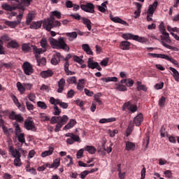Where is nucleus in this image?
Returning <instances> with one entry per match:
<instances>
[{
  "label": "nucleus",
  "instance_id": "f257e3e1",
  "mask_svg": "<svg viewBox=\"0 0 179 179\" xmlns=\"http://www.w3.org/2000/svg\"><path fill=\"white\" fill-rule=\"evenodd\" d=\"M29 5L30 1H15L14 3H12L11 5L3 3L2 4L1 8L4 10H8V12H13V10H16V9H20V15L17 16V19H18L20 23V20H22L23 16V12H24L26 6H29Z\"/></svg>",
  "mask_w": 179,
  "mask_h": 179
},
{
  "label": "nucleus",
  "instance_id": "f03ea898",
  "mask_svg": "<svg viewBox=\"0 0 179 179\" xmlns=\"http://www.w3.org/2000/svg\"><path fill=\"white\" fill-rule=\"evenodd\" d=\"M49 43L52 47L58 50H64V51H69V46L65 43L64 37H59L58 40L54 39L52 37L49 38Z\"/></svg>",
  "mask_w": 179,
  "mask_h": 179
},
{
  "label": "nucleus",
  "instance_id": "7ed1b4c3",
  "mask_svg": "<svg viewBox=\"0 0 179 179\" xmlns=\"http://www.w3.org/2000/svg\"><path fill=\"white\" fill-rule=\"evenodd\" d=\"M59 26H61V22L59 21H55L54 15H50V18L43 23V27L48 31H50L51 29L54 27H59Z\"/></svg>",
  "mask_w": 179,
  "mask_h": 179
},
{
  "label": "nucleus",
  "instance_id": "20e7f679",
  "mask_svg": "<svg viewBox=\"0 0 179 179\" xmlns=\"http://www.w3.org/2000/svg\"><path fill=\"white\" fill-rule=\"evenodd\" d=\"M162 36H161V41H160L161 44H162L164 47H165L166 48H168L169 50H173V51H177V48L168 45L171 43V40L170 39V35L169 34V33L166 32L165 31L164 32H162Z\"/></svg>",
  "mask_w": 179,
  "mask_h": 179
},
{
  "label": "nucleus",
  "instance_id": "39448f33",
  "mask_svg": "<svg viewBox=\"0 0 179 179\" xmlns=\"http://www.w3.org/2000/svg\"><path fill=\"white\" fill-rule=\"evenodd\" d=\"M31 48L34 54H41V49H38L35 45H31L29 43H24L22 45V50L25 54H27V52H30V51H31Z\"/></svg>",
  "mask_w": 179,
  "mask_h": 179
},
{
  "label": "nucleus",
  "instance_id": "423d86ee",
  "mask_svg": "<svg viewBox=\"0 0 179 179\" xmlns=\"http://www.w3.org/2000/svg\"><path fill=\"white\" fill-rule=\"evenodd\" d=\"M65 136H66V138H69L66 139L67 145H73L75 142H78V143H80V142H82V140H80V137L73 133H67L65 134Z\"/></svg>",
  "mask_w": 179,
  "mask_h": 179
},
{
  "label": "nucleus",
  "instance_id": "0eeeda50",
  "mask_svg": "<svg viewBox=\"0 0 179 179\" xmlns=\"http://www.w3.org/2000/svg\"><path fill=\"white\" fill-rule=\"evenodd\" d=\"M157 5H159V3L157 1H155L152 4H150L148 6V9L147 11V21L148 22H152L153 19L151 17H153V13H155V11L156 9H157Z\"/></svg>",
  "mask_w": 179,
  "mask_h": 179
},
{
  "label": "nucleus",
  "instance_id": "6e6552de",
  "mask_svg": "<svg viewBox=\"0 0 179 179\" xmlns=\"http://www.w3.org/2000/svg\"><path fill=\"white\" fill-rule=\"evenodd\" d=\"M122 37L124 40H134L135 41H138V43L146 42V38L140 37L138 35H134L132 34H123Z\"/></svg>",
  "mask_w": 179,
  "mask_h": 179
},
{
  "label": "nucleus",
  "instance_id": "1a4fd4ad",
  "mask_svg": "<svg viewBox=\"0 0 179 179\" xmlns=\"http://www.w3.org/2000/svg\"><path fill=\"white\" fill-rule=\"evenodd\" d=\"M122 110V111L128 110L129 111H131V113H136V111H138V106L135 104H132V102L129 101L123 104Z\"/></svg>",
  "mask_w": 179,
  "mask_h": 179
},
{
  "label": "nucleus",
  "instance_id": "9d476101",
  "mask_svg": "<svg viewBox=\"0 0 179 179\" xmlns=\"http://www.w3.org/2000/svg\"><path fill=\"white\" fill-rule=\"evenodd\" d=\"M24 128L27 129V131H32V132H37V128H36V124L34 122L27 119L24 123Z\"/></svg>",
  "mask_w": 179,
  "mask_h": 179
},
{
  "label": "nucleus",
  "instance_id": "9b49d317",
  "mask_svg": "<svg viewBox=\"0 0 179 179\" xmlns=\"http://www.w3.org/2000/svg\"><path fill=\"white\" fill-rule=\"evenodd\" d=\"M80 8L84 12H87L88 13H94V6L92 3H87L85 4H81Z\"/></svg>",
  "mask_w": 179,
  "mask_h": 179
},
{
  "label": "nucleus",
  "instance_id": "f8f14e48",
  "mask_svg": "<svg viewBox=\"0 0 179 179\" xmlns=\"http://www.w3.org/2000/svg\"><path fill=\"white\" fill-rule=\"evenodd\" d=\"M50 104L59 105L62 108H68V103L62 102L61 99H55V98L51 96L50 98Z\"/></svg>",
  "mask_w": 179,
  "mask_h": 179
},
{
  "label": "nucleus",
  "instance_id": "ddd939ff",
  "mask_svg": "<svg viewBox=\"0 0 179 179\" xmlns=\"http://www.w3.org/2000/svg\"><path fill=\"white\" fill-rule=\"evenodd\" d=\"M22 69L25 75L29 76L31 75L33 72H34V71L33 70V66H31V64L28 62H26L23 64Z\"/></svg>",
  "mask_w": 179,
  "mask_h": 179
},
{
  "label": "nucleus",
  "instance_id": "4468645a",
  "mask_svg": "<svg viewBox=\"0 0 179 179\" xmlns=\"http://www.w3.org/2000/svg\"><path fill=\"white\" fill-rule=\"evenodd\" d=\"M87 66L90 69H97L98 71H102L103 69L101 66H99V62H94L92 58L88 59Z\"/></svg>",
  "mask_w": 179,
  "mask_h": 179
},
{
  "label": "nucleus",
  "instance_id": "2eb2a0df",
  "mask_svg": "<svg viewBox=\"0 0 179 179\" xmlns=\"http://www.w3.org/2000/svg\"><path fill=\"white\" fill-rule=\"evenodd\" d=\"M0 128H2L4 135H9L13 132V128H8L5 126V121L0 118Z\"/></svg>",
  "mask_w": 179,
  "mask_h": 179
},
{
  "label": "nucleus",
  "instance_id": "dca6fc26",
  "mask_svg": "<svg viewBox=\"0 0 179 179\" xmlns=\"http://www.w3.org/2000/svg\"><path fill=\"white\" fill-rule=\"evenodd\" d=\"M63 59L64 57L61 55V53L56 52L55 55H52L50 62L52 65H58L59 62H61V59Z\"/></svg>",
  "mask_w": 179,
  "mask_h": 179
},
{
  "label": "nucleus",
  "instance_id": "f3484780",
  "mask_svg": "<svg viewBox=\"0 0 179 179\" xmlns=\"http://www.w3.org/2000/svg\"><path fill=\"white\" fill-rule=\"evenodd\" d=\"M8 148H9V152L11 153L13 157H22V155H20V152H19L17 150L15 149L13 145H10V143H8Z\"/></svg>",
  "mask_w": 179,
  "mask_h": 179
},
{
  "label": "nucleus",
  "instance_id": "a211bd4d",
  "mask_svg": "<svg viewBox=\"0 0 179 179\" xmlns=\"http://www.w3.org/2000/svg\"><path fill=\"white\" fill-rule=\"evenodd\" d=\"M35 58L37 61V64L39 66H44L47 64V59L45 57L40 58V54L36 53Z\"/></svg>",
  "mask_w": 179,
  "mask_h": 179
},
{
  "label": "nucleus",
  "instance_id": "6ab92c4d",
  "mask_svg": "<svg viewBox=\"0 0 179 179\" xmlns=\"http://www.w3.org/2000/svg\"><path fill=\"white\" fill-rule=\"evenodd\" d=\"M142 122H143V115L140 113L134 117V123L135 124L136 127H140Z\"/></svg>",
  "mask_w": 179,
  "mask_h": 179
},
{
  "label": "nucleus",
  "instance_id": "aec40b11",
  "mask_svg": "<svg viewBox=\"0 0 179 179\" xmlns=\"http://www.w3.org/2000/svg\"><path fill=\"white\" fill-rule=\"evenodd\" d=\"M131 48V43L127 41H123L120 43V50H123L124 51H127L129 50Z\"/></svg>",
  "mask_w": 179,
  "mask_h": 179
},
{
  "label": "nucleus",
  "instance_id": "412c9836",
  "mask_svg": "<svg viewBox=\"0 0 179 179\" xmlns=\"http://www.w3.org/2000/svg\"><path fill=\"white\" fill-rule=\"evenodd\" d=\"M54 75V71L52 70L43 71L41 72V78L47 79V78H51Z\"/></svg>",
  "mask_w": 179,
  "mask_h": 179
},
{
  "label": "nucleus",
  "instance_id": "4be33fe9",
  "mask_svg": "<svg viewBox=\"0 0 179 179\" xmlns=\"http://www.w3.org/2000/svg\"><path fill=\"white\" fill-rule=\"evenodd\" d=\"M120 83L126 84V87H132L134 86V83H135V82L134 81V80H132L131 78H125V79L121 80Z\"/></svg>",
  "mask_w": 179,
  "mask_h": 179
},
{
  "label": "nucleus",
  "instance_id": "5701e85b",
  "mask_svg": "<svg viewBox=\"0 0 179 179\" xmlns=\"http://www.w3.org/2000/svg\"><path fill=\"white\" fill-rule=\"evenodd\" d=\"M65 79L62 78L58 81V90L57 93H62L64 92V88L65 87Z\"/></svg>",
  "mask_w": 179,
  "mask_h": 179
},
{
  "label": "nucleus",
  "instance_id": "b1692460",
  "mask_svg": "<svg viewBox=\"0 0 179 179\" xmlns=\"http://www.w3.org/2000/svg\"><path fill=\"white\" fill-rule=\"evenodd\" d=\"M110 20H112V22H114L115 23H120V24H124V26H129V24H127L126 21L123 20L122 19L118 17H111Z\"/></svg>",
  "mask_w": 179,
  "mask_h": 179
},
{
  "label": "nucleus",
  "instance_id": "393cba45",
  "mask_svg": "<svg viewBox=\"0 0 179 179\" xmlns=\"http://www.w3.org/2000/svg\"><path fill=\"white\" fill-rule=\"evenodd\" d=\"M65 36L66 37H69V41H73V40H76V38H78V33L73 31V32H67L65 34Z\"/></svg>",
  "mask_w": 179,
  "mask_h": 179
},
{
  "label": "nucleus",
  "instance_id": "a878e982",
  "mask_svg": "<svg viewBox=\"0 0 179 179\" xmlns=\"http://www.w3.org/2000/svg\"><path fill=\"white\" fill-rule=\"evenodd\" d=\"M108 3V1H105L101 3V6H97V8L99 10V12H101V13H106L107 11V4Z\"/></svg>",
  "mask_w": 179,
  "mask_h": 179
},
{
  "label": "nucleus",
  "instance_id": "bb28decb",
  "mask_svg": "<svg viewBox=\"0 0 179 179\" xmlns=\"http://www.w3.org/2000/svg\"><path fill=\"white\" fill-rule=\"evenodd\" d=\"M83 23L86 26L88 30H92V21L86 17H82Z\"/></svg>",
  "mask_w": 179,
  "mask_h": 179
},
{
  "label": "nucleus",
  "instance_id": "cd10ccee",
  "mask_svg": "<svg viewBox=\"0 0 179 179\" xmlns=\"http://www.w3.org/2000/svg\"><path fill=\"white\" fill-rule=\"evenodd\" d=\"M76 125V120L71 119L69 122L63 128L64 130L71 129V128H73Z\"/></svg>",
  "mask_w": 179,
  "mask_h": 179
},
{
  "label": "nucleus",
  "instance_id": "c85d7f7f",
  "mask_svg": "<svg viewBox=\"0 0 179 179\" xmlns=\"http://www.w3.org/2000/svg\"><path fill=\"white\" fill-rule=\"evenodd\" d=\"M116 90H118V92H127L128 90V88H127V85H124L122 83H118L116 84Z\"/></svg>",
  "mask_w": 179,
  "mask_h": 179
},
{
  "label": "nucleus",
  "instance_id": "c756f323",
  "mask_svg": "<svg viewBox=\"0 0 179 179\" xmlns=\"http://www.w3.org/2000/svg\"><path fill=\"white\" fill-rule=\"evenodd\" d=\"M86 82V80L85 79H80L78 80V83L77 84V90H80V92H82L85 87V83Z\"/></svg>",
  "mask_w": 179,
  "mask_h": 179
},
{
  "label": "nucleus",
  "instance_id": "7c9ffc66",
  "mask_svg": "<svg viewBox=\"0 0 179 179\" xmlns=\"http://www.w3.org/2000/svg\"><path fill=\"white\" fill-rule=\"evenodd\" d=\"M170 71L173 72V76L176 82H179V73L177 69L173 68V67H169Z\"/></svg>",
  "mask_w": 179,
  "mask_h": 179
},
{
  "label": "nucleus",
  "instance_id": "2f4dec72",
  "mask_svg": "<svg viewBox=\"0 0 179 179\" xmlns=\"http://www.w3.org/2000/svg\"><path fill=\"white\" fill-rule=\"evenodd\" d=\"M84 150H86V152H88L90 155H94L96 153V148L92 145H87L85 147Z\"/></svg>",
  "mask_w": 179,
  "mask_h": 179
},
{
  "label": "nucleus",
  "instance_id": "473e14b6",
  "mask_svg": "<svg viewBox=\"0 0 179 179\" xmlns=\"http://www.w3.org/2000/svg\"><path fill=\"white\" fill-rule=\"evenodd\" d=\"M164 59H166V61H169L170 62H171V64H173V65H176L177 68H179L178 62L174 58L170 57H169V55H165Z\"/></svg>",
  "mask_w": 179,
  "mask_h": 179
},
{
  "label": "nucleus",
  "instance_id": "72a5a7b5",
  "mask_svg": "<svg viewBox=\"0 0 179 179\" xmlns=\"http://www.w3.org/2000/svg\"><path fill=\"white\" fill-rule=\"evenodd\" d=\"M117 121V119H115V117H110V118H102L101 120H99V124H107L108 122H114Z\"/></svg>",
  "mask_w": 179,
  "mask_h": 179
},
{
  "label": "nucleus",
  "instance_id": "f704fd0d",
  "mask_svg": "<svg viewBox=\"0 0 179 179\" xmlns=\"http://www.w3.org/2000/svg\"><path fill=\"white\" fill-rule=\"evenodd\" d=\"M61 164V158H57L53 161V164H51L50 169H58Z\"/></svg>",
  "mask_w": 179,
  "mask_h": 179
},
{
  "label": "nucleus",
  "instance_id": "c9c22d12",
  "mask_svg": "<svg viewBox=\"0 0 179 179\" xmlns=\"http://www.w3.org/2000/svg\"><path fill=\"white\" fill-rule=\"evenodd\" d=\"M17 90L21 93V94H24L26 92V88L24 87V85H22V83L17 82Z\"/></svg>",
  "mask_w": 179,
  "mask_h": 179
},
{
  "label": "nucleus",
  "instance_id": "e433bc0d",
  "mask_svg": "<svg viewBox=\"0 0 179 179\" xmlns=\"http://www.w3.org/2000/svg\"><path fill=\"white\" fill-rule=\"evenodd\" d=\"M19 23H20V21H19V20L13 21V22H10V21L5 22V24H6V26H8L9 27H11L12 29H15V27L17 26V24H19Z\"/></svg>",
  "mask_w": 179,
  "mask_h": 179
},
{
  "label": "nucleus",
  "instance_id": "4c0bfd02",
  "mask_svg": "<svg viewBox=\"0 0 179 179\" xmlns=\"http://www.w3.org/2000/svg\"><path fill=\"white\" fill-rule=\"evenodd\" d=\"M17 138L18 142L20 143H26V138H24V133H20L17 135H15Z\"/></svg>",
  "mask_w": 179,
  "mask_h": 179
},
{
  "label": "nucleus",
  "instance_id": "58836bf2",
  "mask_svg": "<svg viewBox=\"0 0 179 179\" xmlns=\"http://www.w3.org/2000/svg\"><path fill=\"white\" fill-rule=\"evenodd\" d=\"M136 145L134 143L127 141L126 143V150H135Z\"/></svg>",
  "mask_w": 179,
  "mask_h": 179
},
{
  "label": "nucleus",
  "instance_id": "ea45409f",
  "mask_svg": "<svg viewBox=\"0 0 179 179\" xmlns=\"http://www.w3.org/2000/svg\"><path fill=\"white\" fill-rule=\"evenodd\" d=\"M24 100H25V104L27 106V108L29 111H31L33 110H34V105L31 104V103H30V101H29V99L27 98H24Z\"/></svg>",
  "mask_w": 179,
  "mask_h": 179
},
{
  "label": "nucleus",
  "instance_id": "a19ab883",
  "mask_svg": "<svg viewBox=\"0 0 179 179\" xmlns=\"http://www.w3.org/2000/svg\"><path fill=\"white\" fill-rule=\"evenodd\" d=\"M30 29H34L35 30H37V29H40L41 27V22H33L30 24Z\"/></svg>",
  "mask_w": 179,
  "mask_h": 179
},
{
  "label": "nucleus",
  "instance_id": "79ce46f5",
  "mask_svg": "<svg viewBox=\"0 0 179 179\" xmlns=\"http://www.w3.org/2000/svg\"><path fill=\"white\" fill-rule=\"evenodd\" d=\"M8 48H17L19 47V43L15 41H11L7 45Z\"/></svg>",
  "mask_w": 179,
  "mask_h": 179
},
{
  "label": "nucleus",
  "instance_id": "37998d69",
  "mask_svg": "<svg viewBox=\"0 0 179 179\" xmlns=\"http://www.w3.org/2000/svg\"><path fill=\"white\" fill-rule=\"evenodd\" d=\"M159 134L161 135V138H166V136H167V131H166V126L165 125H162L160 131H159Z\"/></svg>",
  "mask_w": 179,
  "mask_h": 179
},
{
  "label": "nucleus",
  "instance_id": "c03bdc74",
  "mask_svg": "<svg viewBox=\"0 0 179 179\" xmlns=\"http://www.w3.org/2000/svg\"><path fill=\"white\" fill-rule=\"evenodd\" d=\"M69 117L66 115H63L62 117L59 116V122L60 124H63V125H65L66 122H68Z\"/></svg>",
  "mask_w": 179,
  "mask_h": 179
},
{
  "label": "nucleus",
  "instance_id": "a18cd8bd",
  "mask_svg": "<svg viewBox=\"0 0 179 179\" xmlns=\"http://www.w3.org/2000/svg\"><path fill=\"white\" fill-rule=\"evenodd\" d=\"M53 152H54V149L51 148L48 150L43 152L41 154V156L43 157H47V156H51V155H52Z\"/></svg>",
  "mask_w": 179,
  "mask_h": 179
},
{
  "label": "nucleus",
  "instance_id": "49530a36",
  "mask_svg": "<svg viewBox=\"0 0 179 179\" xmlns=\"http://www.w3.org/2000/svg\"><path fill=\"white\" fill-rule=\"evenodd\" d=\"M148 55H150V57H152V58H162V59H164L166 57V55L156 53H149Z\"/></svg>",
  "mask_w": 179,
  "mask_h": 179
},
{
  "label": "nucleus",
  "instance_id": "de8ad7c7",
  "mask_svg": "<svg viewBox=\"0 0 179 179\" xmlns=\"http://www.w3.org/2000/svg\"><path fill=\"white\" fill-rule=\"evenodd\" d=\"M40 43L42 48H48V42H47V38H42Z\"/></svg>",
  "mask_w": 179,
  "mask_h": 179
},
{
  "label": "nucleus",
  "instance_id": "09e8293b",
  "mask_svg": "<svg viewBox=\"0 0 179 179\" xmlns=\"http://www.w3.org/2000/svg\"><path fill=\"white\" fill-rule=\"evenodd\" d=\"M37 106L41 108L42 110H47L48 106L45 104V102L39 101L37 102Z\"/></svg>",
  "mask_w": 179,
  "mask_h": 179
},
{
  "label": "nucleus",
  "instance_id": "8fccbe9b",
  "mask_svg": "<svg viewBox=\"0 0 179 179\" xmlns=\"http://www.w3.org/2000/svg\"><path fill=\"white\" fill-rule=\"evenodd\" d=\"M166 138H169V141L171 143H177V140H176V137H174L173 136H171L170 134H169V132H166Z\"/></svg>",
  "mask_w": 179,
  "mask_h": 179
},
{
  "label": "nucleus",
  "instance_id": "3c124183",
  "mask_svg": "<svg viewBox=\"0 0 179 179\" xmlns=\"http://www.w3.org/2000/svg\"><path fill=\"white\" fill-rule=\"evenodd\" d=\"M34 19V14L32 13H29L28 14L27 17V24H30V23H31L32 20Z\"/></svg>",
  "mask_w": 179,
  "mask_h": 179
},
{
  "label": "nucleus",
  "instance_id": "603ef678",
  "mask_svg": "<svg viewBox=\"0 0 179 179\" xmlns=\"http://www.w3.org/2000/svg\"><path fill=\"white\" fill-rule=\"evenodd\" d=\"M14 165H15L16 167H20V166H22V161H21V159H20V157H16V158L14 159Z\"/></svg>",
  "mask_w": 179,
  "mask_h": 179
},
{
  "label": "nucleus",
  "instance_id": "864d4df0",
  "mask_svg": "<svg viewBox=\"0 0 179 179\" xmlns=\"http://www.w3.org/2000/svg\"><path fill=\"white\" fill-rule=\"evenodd\" d=\"M66 82L69 85H73V83H76V77L75 76L69 77L67 78Z\"/></svg>",
  "mask_w": 179,
  "mask_h": 179
},
{
  "label": "nucleus",
  "instance_id": "5fc2aeb1",
  "mask_svg": "<svg viewBox=\"0 0 179 179\" xmlns=\"http://www.w3.org/2000/svg\"><path fill=\"white\" fill-rule=\"evenodd\" d=\"M158 104L159 107H164V104H166V97L161 96V98L159 100Z\"/></svg>",
  "mask_w": 179,
  "mask_h": 179
},
{
  "label": "nucleus",
  "instance_id": "6e6d98bb",
  "mask_svg": "<svg viewBox=\"0 0 179 179\" xmlns=\"http://www.w3.org/2000/svg\"><path fill=\"white\" fill-rule=\"evenodd\" d=\"M53 106L55 110V112L53 113L54 115H59V114H61V110L57 106V103L53 104Z\"/></svg>",
  "mask_w": 179,
  "mask_h": 179
},
{
  "label": "nucleus",
  "instance_id": "4d7b16f0",
  "mask_svg": "<svg viewBox=\"0 0 179 179\" xmlns=\"http://www.w3.org/2000/svg\"><path fill=\"white\" fill-rule=\"evenodd\" d=\"M59 122V116H53L50 120V124H58Z\"/></svg>",
  "mask_w": 179,
  "mask_h": 179
},
{
  "label": "nucleus",
  "instance_id": "13d9d810",
  "mask_svg": "<svg viewBox=\"0 0 179 179\" xmlns=\"http://www.w3.org/2000/svg\"><path fill=\"white\" fill-rule=\"evenodd\" d=\"M75 103L77 106L80 107V108L85 110V108H83V106H85V103L83 102V101H80V99H77L75 101Z\"/></svg>",
  "mask_w": 179,
  "mask_h": 179
},
{
  "label": "nucleus",
  "instance_id": "bf43d9fd",
  "mask_svg": "<svg viewBox=\"0 0 179 179\" xmlns=\"http://www.w3.org/2000/svg\"><path fill=\"white\" fill-rule=\"evenodd\" d=\"M73 61H75L76 62H78V64H80V65H82V64H83V59H80V57H79L78 56L74 55L73 57Z\"/></svg>",
  "mask_w": 179,
  "mask_h": 179
},
{
  "label": "nucleus",
  "instance_id": "052dcab7",
  "mask_svg": "<svg viewBox=\"0 0 179 179\" xmlns=\"http://www.w3.org/2000/svg\"><path fill=\"white\" fill-rule=\"evenodd\" d=\"M27 99H29L30 101H32V103H34L36 101V94L30 93L27 95Z\"/></svg>",
  "mask_w": 179,
  "mask_h": 179
},
{
  "label": "nucleus",
  "instance_id": "680f3d73",
  "mask_svg": "<svg viewBox=\"0 0 179 179\" xmlns=\"http://www.w3.org/2000/svg\"><path fill=\"white\" fill-rule=\"evenodd\" d=\"M15 121H17V122H23L24 121V118L22 116V115L18 114L17 115V116H15Z\"/></svg>",
  "mask_w": 179,
  "mask_h": 179
},
{
  "label": "nucleus",
  "instance_id": "e2e57ef3",
  "mask_svg": "<svg viewBox=\"0 0 179 179\" xmlns=\"http://www.w3.org/2000/svg\"><path fill=\"white\" fill-rule=\"evenodd\" d=\"M14 125L15 127V134L17 135V134H20L22 132V129H20V126L19 125V124L15 123Z\"/></svg>",
  "mask_w": 179,
  "mask_h": 179
},
{
  "label": "nucleus",
  "instance_id": "0e129e2a",
  "mask_svg": "<svg viewBox=\"0 0 179 179\" xmlns=\"http://www.w3.org/2000/svg\"><path fill=\"white\" fill-rule=\"evenodd\" d=\"M64 127V124L60 123L59 122L56 124L55 132H59L61 131V128Z\"/></svg>",
  "mask_w": 179,
  "mask_h": 179
},
{
  "label": "nucleus",
  "instance_id": "69168bd1",
  "mask_svg": "<svg viewBox=\"0 0 179 179\" xmlns=\"http://www.w3.org/2000/svg\"><path fill=\"white\" fill-rule=\"evenodd\" d=\"M138 92H141V90H143V92H148V87H146V85H141L138 87H137Z\"/></svg>",
  "mask_w": 179,
  "mask_h": 179
},
{
  "label": "nucleus",
  "instance_id": "338daca9",
  "mask_svg": "<svg viewBox=\"0 0 179 179\" xmlns=\"http://www.w3.org/2000/svg\"><path fill=\"white\" fill-rule=\"evenodd\" d=\"M79 176L81 179H85L86 176H89V171H84Z\"/></svg>",
  "mask_w": 179,
  "mask_h": 179
},
{
  "label": "nucleus",
  "instance_id": "774afa93",
  "mask_svg": "<svg viewBox=\"0 0 179 179\" xmlns=\"http://www.w3.org/2000/svg\"><path fill=\"white\" fill-rule=\"evenodd\" d=\"M52 16H53V17L55 16L57 19H61L62 17L61 13L57 10L52 12Z\"/></svg>",
  "mask_w": 179,
  "mask_h": 179
}]
</instances>
